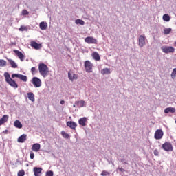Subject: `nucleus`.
Masks as SVG:
<instances>
[{
	"instance_id": "16",
	"label": "nucleus",
	"mask_w": 176,
	"mask_h": 176,
	"mask_svg": "<svg viewBox=\"0 0 176 176\" xmlns=\"http://www.w3.org/2000/svg\"><path fill=\"white\" fill-rule=\"evenodd\" d=\"M14 52L15 53V54H16L19 58H20L21 61H24V54H23V52L17 50H14Z\"/></svg>"
},
{
	"instance_id": "49",
	"label": "nucleus",
	"mask_w": 176,
	"mask_h": 176,
	"mask_svg": "<svg viewBox=\"0 0 176 176\" xmlns=\"http://www.w3.org/2000/svg\"><path fill=\"white\" fill-rule=\"evenodd\" d=\"M0 176H1V175H0Z\"/></svg>"
},
{
	"instance_id": "29",
	"label": "nucleus",
	"mask_w": 176,
	"mask_h": 176,
	"mask_svg": "<svg viewBox=\"0 0 176 176\" xmlns=\"http://www.w3.org/2000/svg\"><path fill=\"white\" fill-rule=\"evenodd\" d=\"M76 24H80V25H85V21L82 19H76L75 21Z\"/></svg>"
},
{
	"instance_id": "10",
	"label": "nucleus",
	"mask_w": 176,
	"mask_h": 176,
	"mask_svg": "<svg viewBox=\"0 0 176 176\" xmlns=\"http://www.w3.org/2000/svg\"><path fill=\"white\" fill-rule=\"evenodd\" d=\"M145 39H146V37H145V34L144 35H140L139 36V46L140 47H144L145 46L146 43H145Z\"/></svg>"
},
{
	"instance_id": "24",
	"label": "nucleus",
	"mask_w": 176,
	"mask_h": 176,
	"mask_svg": "<svg viewBox=\"0 0 176 176\" xmlns=\"http://www.w3.org/2000/svg\"><path fill=\"white\" fill-rule=\"evenodd\" d=\"M76 105L78 108H83V107H85V101L84 100L76 101Z\"/></svg>"
},
{
	"instance_id": "36",
	"label": "nucleus",
	"mask_w": 176,
	"mask_h": 176,
	"mask_svg": "<svg viewBox=\"0 0 176 176\" xmlns=\"http://www.w3.org/2000/svg\"><path fill=\"white\" fill-rule=\"evenodd\" d=\"M22 14L23 16H28V14H30V12L27 11V10H23L22 11Z\"/></svg>"
},
{
	"instance_id": "31",
	"label": "nucleus",
	"mask_w": 176,
	"mask_h": 176,
	"mask_svg": "<svg viewBox=\"0 0 176 176\" xmlns=\"http://www.w3.org/2000/svg\"><path fill=\"white\" fill-rule=\"evenodd\" d=\"M170 76H171L172 79H175V77H176V68H174L173 69V72H172V73L170 74Z\"/></svg>"
},
{
	"instance_id": "32",
	"label": "nucleus",
	"mask_w": 176,
	"mask_h": 176,
	"mask_svg": "<svg viewBox=\"0 0 176 176\" xmlns=\"http://www.w3.org/2000/svg\"><path fill=\"white\" fill-rule=\"evenodd\" d=\"M0 67H6V60L0 59Z\"/></svg>"
},
{
	"instance_id": "40",
	"label": "nucleus",
	"mask_w": 176,
	"mask_h": 176,
	"mask_svg": "<svg viewBox=\"0 0 176 176\" xmlns=\"http://www.w3.org/2000/svg\"><path fill=\"white\" fill-rule=\"evenodd\" d=\"M46 175L47 176H53V171H52V170L47 171Z\"/></svg>"
},
{
	"instance_id": "2",
	"label": "nucleus",
	"mask_w": 176,
	"mask_h": 176,
	"mask_svg": "<svg viewBox=\"0 0 176 176\" xmlns=\"http://www.w3.org/2000/svg\"><path fill=\"white\" fill-rule=\"evenodd\" d=\"M4 77L6 78V82H7L11 87H14V89H17V87H19L17 82L10 77V74L8 72L4 73Z\"/></svg>"
},
{
	"instance_id": "35",
	"label": "nucleus",
	"mask_w": 176,
	"mask_h": 176,
	"mask_svg": "<svg viewBox=\"0 0 176 176\" xmlns=\"http://www.w3.org/2000/svg\"><path fill=\"white\" fill-rule=\"evenodd\" d=\"M25 175V172H24V170L18 172V176H24Z\"/></svg>"
},
{
	"instance_id": "46",
	"label": "nucleus",
	"mask_w": 176,
	"mask_h": 176,
	"mask_svg": "<svg viewBox=\"0 0 176 176\" xmlns=\"http://www.w3.org/2000/svg\"><path fill=\"white\" fill-rule=\"evenodd\" d=\"M74 108L76 107V103H74V104L73 105Z\"/></svg>"
},
{
	"instance_id": "27",
	"label": "nucleus",
	"mask_w": 176,
	"mask_h": 176,
	"mask_svg": "<svg viewBox=\"0 0 176 176\" xmlns=\"http://www.w3.org/2000/svg\"><path fill=\"white\" fill-rule=\"evenodd\" d=\"M162 19H163L164 21L168 22V21H170V15L165 14L163 15Z\"/></svg>"
},
{
	"instance_id": "30",
	"label": "nucleus",
	"mask_w": 176,
	"mask_h": 176,
	"mask_svg": "<svg viewBox=\"0 0 176 176\" xmlns=\"http://www.w3.org/2000/svg\"><path fill=\"white\" fill-rule=\"evenodd\" d=\"M171 31H172L171 28L164 29V32L165 35H168V34H170L171 32Z\"/></svg>"
},
{
	"instance_id": "18",
	"label": "nucleus",
	"mask_w": 176,
	"mask_h": 176,
	"mask_svg": "<svg viewBox=\"0 0 176 176\" xmlns=\"http://www.w3.org/2000/svg\"><path fill=\"white\" fill-rule=\"evenodd\" d=\"M9 119V116L4 115L1 119H0V126H2L4 123H6Z\"/></svg>"
},
{
	"instance_id": "41",
	"label": "nucleus",
	"mask_w": 176,
	"mask_h": 176,
	"mask_svg": "<svg viewBox=\"0 0 176 176\" xmlns=\"http://www.w3.org/2000/svg\"><path fill=\"white\" fill-rule=\"evenodd\" d=\"M30 157L32 160L34 159V157H35V155L34 154V152H32V151L30 152Z\"/></svg>"
},
{
	"instance_id": "13",
	"label": "nucleus",
	"mask_w": 176,
	"mask_h": 176,
	"mask_svg": "<svg viewBox=\"0 0 176 176\" xmlns=\"http://www.w3.org/2000/svg\"><path fill=\"white\" fill-rule=\"evenodd\" d=\"M78 123L80 126H82V127H85L86 126V123H87V118L83 117L79 119Z\"/></svg>"
},
{
	"instance_id": "48",
	"label": "nucleus",
	"mask_w": 176,
	"mask_h": 176,
	"mask_svg": "<svg viewBox=\"0 0 176 176\" xmlns=\"http://www.w3.org/2000/svg\"><path fill=\"white\" fill-rule=\"evenodd\" d=\"M112 163V164H113V166L114 165V164H113V162H111Z\"/></svg>"
},
{
	"instance_id": "4",
	"label": "nucleus",
	"mask_w": 176,
	"mask_h": 176,
	"mask_svg": "<svg viewBox=\"0 0 176 176\" xmlns=\"http://www.w3.org/2000/svg\"><path fill=\"white\" fill-rule=\"evenodd\" d=\"M161 50H162L163 53H166V54L175 52V49L171 46H162Z\"/></svg>"
},
{
	"instance_id": "42",
	"label": "nucleus",
	"mask_w": 176,
	"mask_h": 176,
	"mask_svg": "<svg viewBox=\"0 0 176 176\" xmlns=\"http://www.w3.org/2000/svg\"><path fill=\"white\" fill-rule=\"evenodd\" d=\"M153 153L155 156H159V151L157 150H154Z\"/></svg>"
},
{
	"instance_id": "26",
	"label": "nucleus",
	"mask_w": 176,
	"mask_h": 176,
	"mask_svg": "<svg viewBox=\"0 0 176 176\" xmlns=\"http://www.w3.org/2000/svg\"><path fill=\"white\" fill-rule=\"evenodd\" d=\"M14 127H16V129H22L23 128V124L19 120H16L14 122Z\"/></svg>"
},
{
	"instance_id": "8",
	"label": "nucleus",
	"mask_w": 176,
	"mask_h": 176,
	"mask_svg": "<svg viewBox=\"0 0 176 176\" xmlns=\"http://www.w3.org/2000/svg\"><path fill=\"white\" fill-rule=\"evenodd\" d=\"M12 78H18L19 79H21V80H23V82H27V76H24L23 74H12Z\"/></svg>"
},
{
	"instance_id": "34",
	"label": "nucleus",
	"mask_w": 176,
	"mask_h": 176,
	"mask_svg": "<svg viewBox=\"0 0 176 176\" xmlns=\"http://www.w3.org/2000/svg\"><path fill=\"white\" fill-rule=\"evenodd\" d=\"M102 176H109L111 175V173L107 170H103L101 173Z\"/></svg>"
},
{
	"instance_id": "39",
	"label": "nucleus",
	"mask_w": 176,
	"mask_h": 176,
	"mask_svg": "<svg viewBox=\"0 0 176 176\" xmlns=\"http://www.w3.org/2000/svg\"><path fill=\"white\" fill-rule=\"evenodd\" d=\"M28 28L25 26H21L19 28V31H27Z\"/></svg>"
},
{
	"instance_id": "22",
	"label": "nucleus",
	"mask_w": 176,
	"mask_h": 176,
	"mask_svg": "<svg viewBox=\"0 0 176 176\" xmlns=\"http://www.w3.org/2000/svg\"><path fill=\"white\" fill-rule=\"evenodd\" d=\"M9 64L11 65L12 68H17V63L12 59L7 58Z\"/></svg>"
},
{
	"instance_id": "11",
	"label": "nucleus",
	"mask_w": 176,
	"mask_h": 176,
	"mask_svg": "<svg viewBox=\"0 0 176 176\" xmlns=\"http://www.w3.org/2000/svg\"><path fill=\"white\" fill-rule=\"evenodd\" d=\"M68 78H69V80L73 82L74 79H78V76H76V74H75V73H74V72L69 71L68 72Z\"/></svg>"
},
{
	"instance_id": "19",
	"label": "nucleus",
	"mask_w": 176,
	"mask_h": 176,
	"mask_svg": "<svg viewBox=\"0 0 176 176\" xmlns=\"http://www.w3.org/2000/svg\"><path fill=\"white\" fill-rule=\"evenodd\" d=\"M18 142H20L21 144H23V142L27 141V135L23 134L18 138Z\"/></svg>"
},
{
	"instance_id": "6",
	"label": "nucleus",
	"mask_w": 176,
	"mask_h": 176,
	"mask_svg": "<svg viewBox=\"0 0 176 176\" xmlns=\"http://www.w3.org/2000/svg\"><path fill=\"white\" fill-rule=\"evenodd\" d=\"M162 148L166 152H173V144H171L170 142H165L162 144Z\"/></svg>"
},
{
	"instance_id": "17",
	"label": "nucleus",
	"mask_w": 176,
	"mask_h": 176,
	"mask_svg": "<svg viewBox=\"0 0 176 176\" xmlns=\"http://www.w3.org/2000/svg\"><path fill=\"white\" fill-rule=\"evenodd\" d=\"M42 168L34 167L33 168L34 176H41L39 174H42Z\"/></svg>"
},
{
	"instance_id": "43",
	"label": "nucleus",
	"mask_w": 176,
	"mask_h": 176,
	"mask_svg": "<svg viewBox=\"0 0 176 176\" xmlns=\"http://www.w3.org/2000/svg\"><path fill=\"white\" fill-rule=\"evenodd\" d=\"M118 170H119L121 173H124L125 170L123 168L118 167Z\"/></svg>"
},
{
	"instance_id": "44",
	"label": "nucleus",
	"mask_w": 176,
	"mask_h": 176,
	"mask_svg": "<svg viewBox=\"0 0 176 176\" xmlns=\"http://www.w3.org/2000/svg\"><path fill=\"white\" fill-rule=\"evenodd\" d=\"M64 104H65V101L61 100V101H60V104H61V105H64Z\"/></svg>"
},
{
	"instance_id": "12",
	"label": "nucleus",
	"mask_w": 176,
	"mask_h": 176,
	"mask_svg": "<svg viewBox=\"0 0 176 176\" xmlns=\"http://www.w3.org/2000/svg\"><path fill=\"white\" fill-rule=\"evenodd\" d=\"M67 126L68 127H70V129H72V130H75V129H76V127H78V124H76V122H75L74 121H68L67 122Z\"/></svg>"
},
{
	"instance_id": "23",
	"label": "nucleus",
	"mask_w": 176,
	"mask_h": 176,
	"mask_svg": "<svg viewBox=\"0 0 176 176\" xmlns=\"http://www.w3.org/2000/svg\"><path fill=\"white\" fill-rule=\"evenodd\" d=\"M28 98L29 100H30V101H32V102L35 101V95H34V93L32 92L28 93Z\"/></svg>"
},
{
	"instance_id": "9",
	"label": "nucleus",
	"mask_w": 176,
	"mask_h": 176,
	"mask_svg": "<svg viewBox=\"0 0 176 176\" xmlns=\"http://www.w3.org/2000/svg\"><path fill=\"white\" fill-rule=\"evenodd\" d=\"M163 131L162 129H157L154 135V138L155 140H162L163 138Z\"/></svg>"
},
{
	"instance_id": "33",
	"label": "nucleus",
	"mask_w": 176,
	"mask_h": 176,
	"mask_svg": "<svg viewBox=\"0 0 176 176\" xmlns=\"http://www.w3.org/2000/svg\"><path fill=\"white\" fill-rule=\"evenodd\" d=\"M61 135L63 137V138H67V139L69 138V135H68V133H65V131H64L61 132Z\"/></svg>"
},
{
	"instance_id": "45",
	"label": "nucleus",
	"mask_w": 176,
	"mask_h": 176,
	"mask_svg": "<svg viewBox=\"0 0 176 176\" xmlns=\"http://www.w3.org/2000/svg\"><path fill=\"white\" fill-rule=\"evenodd\" d=\"M3 134H8V131L6 129L5 131H3Z\"/></svg>"
},
{
	"instance_id": "47",
	"label": "nucleus",
	"mask_w": 176,
	"mask_h": 176,
	"mask_svg": "<svg viewBox=\"0 0 176 176\" xmlns=\"http://www.w3.org/2000/svg\"><path fill=\"white\" fill-rule=\"evenodd\" d=\"M108 162H109V164H111V162L109 160H108Z\"/></svg>"
},
{
	"instance_id": "28",
	"label": "nucleus",
	"mask_w": 176,
	"mask_h": 176,
	"mask_svg": "<svg viewBox=\"0 0 176 176\" xmlns=\"http://www.w3.org/2000/svg\"><path fill=\"white\" fill-rule=\"evenodd\" d=\"M102 74H103V75H108V74H111V70L108 68H104L102 70Z\"/></svg>"
},
{
	"instance_id": "3",
	"label": "nucleus",
	"mask_w": 176,
	"mask_h": 176,
	"mask_svg": "<svg viewBox=\"0 0 176 176\" xmlns=\"http://www.w3.org/2000/svg\"><path fill=\"white\" fill-rule=\"evenodd\" d=\"M86 72H93V63L90 60H86L84 63Z\"/></svg>"
},
{
	"instance_id": "15",
	"label": "nucleus",
	"mask_w": 176,
	"mask_h": 176,
	"mask_svg": "<svg viewBox=\"0 0 176 176\" xmlns=\"http://www.w3.org/2000/svg\"><path fill=\"white\" fill-rule=\"evenodd\" d=\"M30 45L32 47H34V49H36V50L42 48V44H38L35 41H32Z\"/></svg>"
},
{
	"instance_id": "25",
	"label": "nucleus",
	"mask_w": 176,
	"mask_h": 176,
	"mask_svg": "<svg viewBox=\"0 0 176 176\" xmlns=\"http://www.w3.org/2000/svg\"><path fill=\"white\" fill-rule=\"evenodd\" d=\"M39 27H40L41 30H42L43 31L47 28V23L43 22V21L41 22Z\"/></svg>"
},
{
	"instance_id": "21",
	"label": "nucleus",
	"mask_w": 176,
	"mask_h": 176,
	"mask_svg": "<svg viewBox=\"0 0 176 176\" xmlns=\"http://www.w3.org/2000/svg\"><path fill=\"white\" fill-rule=\"evenodd\" d=\"M92 57L96 61H100V60H101V57H100V54H98V52H94L92 54Z\"/></svg>"
},
{
	"instance_id": "5",
	"label": "nucleus",
	"mask_w": 176,
	"mask_h": 176,
	"mask_svg": "<svg viewBox=\"0 0 176 176\" xmlns=\"http://www.w3.org/2000/svg\"><path fill=\"white\" fill-rule=\"evenodd\" d=\"M32 83L34 85V87H41L42 86V80L38 77H33Z\"/></svg>"
},
{
	"instance_id": "1",
	"label": "nucleus",
	"mask_w": 176,
	"mask_h": 176,
	"mask_svg": "<svg viewBox=\"0 0 176 176\" xmlns=\"http://www.w3.org/2000/svg\"><path fill=\"white\" fill-rule=\"evenodd\" d=\"M38 71L43 78H46L49 75V67L45 63H40L38 65Z\"/></svg>"
},
{
	"instance_id": "7",
	"label": "nucleus",
	"mask_w": 176,
	"mask_h": 176,
	"mask_svg": "<svg viewBox=\"0 0 176 176\" xmlns=\"http://www.w3.org/2000/svg\"><path fill=\"white\" fill-rule=\"evenodd\" d=\"M85 42H86V43H88L89 45H97L98 41L93 36H88L85 38Z\"/></svg>"
},
{
	"instance_id": "38",
	"label": "nucleus",
	"mask_w": 176,
	"mask_h": 176,
	"mask_svg": "<svg viewBox=\"0 0 176 176\" xmlns=\"http://www.w3.org/2000/svg\"><path fill=\"white\" fill-rule=\"evenodd\" d=\"M31 72L32 75H35V72H38V71H36V69L34 67L31 68Z\"/></svg>"
},
{
	"instance_id": "37",
	"label": "nucleus",
	"mask_w": 176,
	"mask_h": 176,
	"mask_svg": "<svg viewBox=\"0 0 176 176\" xmlns=\"http://www.w3.org/2000/svg\"><path fill=\"white\" fill-rule=\"evenodd\" d=\"M120 162H121V163H123V164H129V162H127V160H126V159L124 158H122Z\"/></svg>"
},
{
	"instance_id": "14",
	"label": "nucleus",
	"mask_w": 176,
	"mask_h": 176,
	"mask_svg": "<svg viewBox=\"0 0 176 176\" xmlns=\"http://www.w3.org/2000/svg\"><path fill=\"white\" fill-rule=\"evenodd\" d=\"M32 151L34 152H39L41 151V144L39 143H35L32 146Z\"/></svg>"
},
{
	"instance_id": "20",
	"label": "nucleus",
	"mask_w": 176,
	"mask_h": 176,
	"mask_svg": "<svg viewBox=\"0 0 176 176\" xmlns=\"http://www.w3.org/2000/svg\"><path fill=\"white\" fill-rule=\"evenodd\" d=\"M175 113V108L174 107H168L164 109V113Z\"/></svg>"
}]
</instances>
